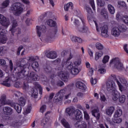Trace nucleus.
<instances>
[{"instance_id":"obj_10","label":"nucleus","mask_w":128,"mask_h":128,"mask_svg":"<svg viewBox=\"0 0 128 128\" xmlns=\"http://www.w3.org/2000/svg\"><path fill=\"white\" fill-rule=\"evenodd\" d=\"M56 96H58V98L56 99V102H62V98L65 96L66 100L68 99V95L66 96V90H61L58 92Z\"/></svg>"},{"instance_id":"obj_5","label":"nucleus","mask_w":128,"mask_h":128,"mask_svg":"<svg viewBox=\"0 0 128 128\" xmlns=\"http://www.w3.org/2000/svg\"><path fill=\"white\" fill-rule=\"evenodd\" d=\"M9 10L16 16H20L24 12V8L22 6V4L20 2H15L12 4Z\"/></svg>"},{"instance_id":"obj_37","label":"nucleus","mask_w":128,"mask_h":128,"mask_svg":"<svg viewBox=\"0 0 128 128\" xmlns=\"http://www.w3.org/2000/svg\"><path fill=\"white\" fill-rule=\"evenodd\" d=\"M44 70L46 72H52V67L48 65H46L44 66Z\"/></svg>"},{"instance_id":"obj_11","label":"nucleus","mask_w":128,"mask_h":128,"mask_svg":"<svg viewBox=\"0 0 128 128\" xmlns=\"http://www.w3.org/2000/svg\"><path fill=\"white\" fill-rule=\"evenodd\" d=\"M28 76L26 80L28 82H34V80H40V76L34 73V72H31Z\"/></svg>"},{"instance_id":"obj_60","label":"nucleus","mask_w":128,"mask_h":128,"mask_svg":"<svg viewBox=\"0 0 128 128\" xmlns=\"http://www.w3.org/2000/svg\"><path fill=\"white\" fill-rule=\"evenodd\" d=\"M94 74V69L92 68H90L89 69V72H88V76H92Z\"/></svg>"},{"instance_id":"obj_7","label":"nucleus","mask_w":128,"mask_h":128,"mask_svg":"<svg viewBox=\"0 0 128 128\" xmlns=\"http://www.w3.org/2000/svg\"><path fill=\"white\" fill-rule=\"evenodd\" d=\"M126 26L124 25L114 27L111 30V34L114 36H119L120 32H126Z\"/></svg>"},{"instance_id":"obj_61","label":"nucleus","mask_w":128,"mask_h":128,"mask_svg":"<svg viewBox=\"0 0 128 128\" xmlns=\"http://www.w3.org/2000/svg\"><path fill=\"white\" fill-rule=\"evenodd\" d=\"M32 110V106H29L27 107L26 110V114H30V111Z\"/></svg>"},{"instance_id":"obj_29","label":"nucleus","mask_w":128,"mask_h":128,"mask_svg":"<svg viewBox=\"0 0 128 128\" xmlns=\"http://www.w3.org/2000/svg\"><path fill=\"white\" fill-rule=\"evenodd\" d=\"M108 8L110 14H114L116 10H114V8L112 4H108Z\"/></svg>"},{"instance_id":"obj_23","label":"nucleus","mask_w":128,"mask_h":128,"mask_svg":"<svg viewBox=\"0 0 128 128\" xmlns=\"http://www.w3.org/2000/svg\"><path fill=\"white\" fill-rule=\"evenodd\" d=\"M118 80H120L122 84H124L125 86H126V88H128V81H126L124 77L118 76Z\"/></svg>"},{"instance_id":"obj_44","label":"nucleus","mask_w":128,"mask_h":128,"mask_svg":"<svg viewBox=\"0 0 128 128\" xmlns=\"http://www.w3.org/2000/svg\"><path fill=\"white\" fill-rule=\"evenodd\" d=\"M97 6H104L105 3L104 2L102 1V0H96Z\"/></svg>"},{"instance_id":"obj_47","label":"nucleus","mask_w":128,"mask_h":128,"mask_svg":"<svg viewBox=\"0 0 128 128\" xmlns=\"http://www.w3.org/2000/svg\"><path fill=\"white\" fill-rule=\"evenodd\" d=\"M6 48L1 46L0 47V56H4V54L6 52Z\"/></svg>"},{"instance_id":"obj_52","label":"nucleus","mask_w":128,"mask_h":128,"mask_svg":"<svg viewBox=\"0 0 128 128\" xmlns=\"http://www.w3.org/2000/svg\"><path fill=\"white\" fill-rule=\"evenodd\" d=\"M122 122V120L120 118H114V122L116 124H120Z\"/></svg>"},{"instance_id":"obj_32","label":"nucleus","mask_w":128,"mask_h":128,"mask_svg":"<svg viewBox=\"0 0 128 128\" xmlns=\"http://www.w3.org/2000/svg\"><path fill=\"white\" fill-rule=\"evenodd\" d=\"M122 114V111L120 109H118L114 113V118H116L119 116H120Z\"/></svg>"},{"instance_id":"obj_56","label":"nucleus","mask_w":128,"mask_h":128,"mask_svg":"<svg viewBox=\"0 0 128 128\" xmlns=\"http://www.w3.org/2000/svg\"><path fill=\"white\" fill-rule=\"evenodd\" d=\"M80 128H88L86 123L84 121L82 120Z\"/></svg>"},{"instance_id":"obj_59","label":"nucleus","mask_w":128,"mask_h":128,"mask_svg":"<svg viewBox=\"0 0 128 128\" xmlns=\"http://www.w3.org/2000/svg\"><path fill=\"white\" fill-rule=\"evenodd\" d=\"M46 110V106L45 105H43L40 108V112H42V114H44V112Z\"/></svg>"},{"instance_id":"obj_41","label":"nucleus","mask_w":128,"mask_h":128,"mask_svg":"<svg viewBox=\"0 0 128 128\" xmlns=\"http://www.w3.org/2000/svg\"><path fill=\"white\" fill-rule=\"evenodd\" d=\"M46 22L50 26H56V22L52 20H48Z\"/></svg>"},{"instance_id":"obj_18","label":"nucleus","mask_w":128,"mask_h":128,"mask_svg":"<svg viewBox=\"0 0 128 128\" xmlns=\"http://www.w3.org/2000/svg\"><path fill=\"white\" fill-rule=\"evenodd\" d=\"M76 86L78 88H80V90H86V84L82 83V82H76Z\"/></svg>"},{"instance_id":"obj_35","label":"nucleus","mask_w":128,"mask_h":128,"mask_svg":"<svg viewBox=\"0 0 128 128\" xmlns=\"http://www.w3.org/2000/svg\"><path fill=\"white\" fill-rule=\"evenodd\" d=\"M10 4V0H6L4 1L2 4V8H8Z\"/></svg>"},{"instance_id":"obj_21","label":"nucleus","mask_w":128,"mask_h":128,"mask_svg":"<svg viewBox=\"0 0 128 128\" xmlns=\"http://www.w3.org/2000/svg\"><path fill=\"white\" fill-rule=\"evenodd\" d=\"M46 56L48 58H56V52L54 51H51L47 54Z\"/></svg>"},{"instance_id":"obj_22","label":"nucleus","mask_w":128,"mask_h":128,"mask_svg":"<svg viewBox=\"0 0 128 128\" xmlns=\"http://www.w3.org/2000/svg\"><path fill=\"white\" fill-rule=\"evenodd\" d=\"M19 104H18L21 108L22 110V106H24L26 104V100L24 98V97H20L18 100Z\"/></svg>"},{"instance_id":"obj_19","label":"nucleus","mask_w":128,"mask_h":128,"mask_svg":"<svg viewBox=\"0 0 128 128\" xmlns=\"http://www.w3.org/2000/svg\"><path fill=\"white\" fill-rule=\"evenodd\" d=\"M75 118L76 120H82V113L78 109H76L74 112Z\"/></svg>"},{"instance_id":"obj_6","label":"nucleus","mask_w":128,"mask_h":128,"mask_svg":"<svg viewBox=\"0 0 128 128\" xmlns=\"http://www.w3.org/2000/svg\"><path fill=\"white\" fill-rule=\"evenodd\" d=\"M110 66L114 67V68H116L119 72H122L124 70V64L118 58H114L112 59L110 62Z\"/></svg>"},{"instance_id":"obj_62","label":"nucleus","mask_w":128,"mask_h":128,"mask_svg":"<svg viewBox=\"0 0 128 128\" xmlns=\"http://www.w3.org/2000/svg\"><path fill=\"white\" fill-rule=\"evenodd\" d=\"M76 96H78V98H84V94L82 92H79L77 93Z\"/></svg>"},{"instance_id":"obj_25","label":"nucleus","mask_w":128,"mask_h":128,"mask_svg":"<svg viewBox=\"0 0 128 128\" xmlns=\"http://www.w3.org/2000/svg\"><path fill=\"white\" fill-rule=\"evenodd\" d=\"M61 122L64 126L66 128H72V126L68 122L66 119H62Z\"/></svg>"},{"instance_id":"obj_40","label":"nucleus","mask_w":128,"mask_h":128,"mask_svg":"<svg viewBox=\"0 0 128 128\" xmlns=\"http://www.w3.org/2000/svg\"><path fill=\"white\" fill-rule=\"evenodd\" d=\"M38 90L33 89L32 90V97L34 98H38Z\"/></svg>"},{"instance_id":"obj_17","label":"nucleus","mask_w":128,"mask_h":128,"mask_svg":"<svg viewBox=\"0 0 128 128\" xmlns=\"http://www.w3.org/2000/svg\"><path fill=\"white\" fill-rule=\"evenodd\" d=\"M58 76L65 82H68V74L64 72H60L58 73Z\"/></svg>"},{"instance_id":"obj_63","label":"nucleus","mask_w":128,"mask_h":128,"mask_svg":"<svg viewBox=\"0 0 128 128\" xmlns=\"http://www.w3.org/2000/svg\"><path fill=\"white\" fill-rule=\"evenodd\" d=\"M90 82L92 84H96L97 82L96 78L94 79V78H92L90 80Z\"/></svg>"},{"instance_id":"obj_8","label":"nucleus","mask_w":128,"mask_h":128,"mask_svg":"<svg viewBox=\"0 0 128 128\" xmlns=\"http://www.w3.org/2000/svg\"><path fill=\"white\" fill-rule=\"evenodd\" d=\"M93 22L95 24L97 32H100L101 30V36L103 38H108V25H104L102 27H98V23L96 21L93 20Z\"/></svg>"},{"instance_id":"obj_38","label":"nucleus","mask_w":128,"mask_h":128,"mask_svg":"<svg viewBox=\"0 0 128 128\" xmlns=\"http://www.w3.org/2000/svg\"><path fill=\"white\" fill-rule=\"evenodd\" d=\"M96 46L97 50H104V46L98 42L96 43Z\"/></svg>"},{"instance_id":"obj_12","label":"nucleus","mask_w":128,"mask_h":128,"mask_svg":"<svg viewBox=\"0 0 128 128\" xmlns=\"http://www.w3.org/2000/svg\"><path fill=\"white\" fill-rule=\"evenodd\" d=\"M0 24L3 26L8 28V26L10 24V22L8 18H6V16H4L2 14H0Z\"/></svg>"},{"instance_id":"obj_28","label":"nucleus","mask_w":128,"mask_h":128,"mask_svg":"<svg viewBox=\"0 0 128 128\" xmlns=\"http://www.w3.org/2000/svg\"><path fill=\"white\" fill-rule=\"evenodd\" d=\"M12 126L14 128L20 126H22V122L18 120H16L12 122Z\"/></svg>"},{"instance_id":"obj_14","label":"nucleus","mask_w":128,"mask_h":128,"mask_svg":"<svg viewBox=\"0 0 128 128\" xmlns=\"http://www.w3.org/2000/svg\"><path fill=\"white\" fill-rule=\"evenodd\" d=\"M11 20H12V26L10 28V31L11 32L12 34H14V32H16V28L18 26V22L16 21V20L14 19V17L11 18Z\"/></svg>"},{"instance_id":"obj_20","label":"nucleus","mask_w":128,"mask_h":128,"mask_svg":"<svg viewBox=\"0 0 128 128\" xmlns=\"http://www.w3.org/2000/svg\"><path fill=\"white\" fill-rule=\"evenodd\" d=\"M98 108L94 109L92 112V115L96 118V120H100V114L98 112Z\"/></svg>"},{"instance_id":"obj_26","label":"nucleus","mask_w":128,"mask_h":128,"mask_svg":"<svg viewBox=\"0 0 128 128\" xmlns=\"http://www.w3.org/2000/svg\"><path fill=\"white\" fill-rule=\"evenodd\" d=\"M114 107L111 106L108 109L106 110V112L108 116H112L114 112Z\"/></svg>"},{"instance_id":"obj_33","label":"nucleus","mask_w":128,"mask_h":128,"mask_svg":"<svg viewBox=\"0 0 128 128\" xmlns=\"http://www.w3.org/2000/svg\"><path fill=\"white\" fill-rule=\"evenodd\" d=\"M118 76H116L114 74H112L109 77L108 80H115L118 84V82H120L118 81Z\"/></svg>"},{"instance_id":"obj_13","label":"nucleus","mask_w":128,"mask_h":128,"mask_svg":"<svg viewBox=\"0 0 128 128\" xmlns=\"http://www.w3.org/2000/svg\"><path fill=\"white\" fill-rule=\"evenodd\" d=\"M36 32L37 36L38 38H40V36L42 34H44L46 32V26L44 25H42L40 26H36Z\"/></svg>"},{"instance_id":"obj_4","label":"nucleus","mask_w":128,"mask_h":128,"mask_svg":"<svg viewBox=\"0 0 128 128\" xmlns=\"http://www.w3.org/2000/svg\"><path fill=\"white\" fill-rule=\"evenodd\" d=\"M26 64V63L24 62V60H22L21 62H17V67L16 68V70H18L17 74V76L19 78H22L24 76H26L28 74V71L24 70V66Z\"/></svg>"},{"instance_id":"obj_34","label":"nucleus","mask_w":128,"mask_h":128,"mask_svg":"<svg viewBox=\"0 0 128 128\" xmlns=\"http://www.w3.org/2000/svg\"><path fill=\"white\" fill-rule=\"evenodd\" d=\"M117 84L118 86L119 90L120 92H124V90H128V87L122 86L120 82H118Z\"/></svg>"},{"instance_id":"obj_55","label":"nucleus","mask_w":128,"mask_h":128,"mask_svg":"<svg viewBox=\"0 0 128 128\" xmlns=\"http://www.w3.org/2000/svg\"><path fill=\"white\" fill-rule=\"evenodd\" d=\"M82 120H79L75 124V126L76 128H80Z\"/></svg>"},{"instance_id":"obj_31","label":"nucleus","mask_w":128,"mask_h":128,"mask_svg":"<svg viewBox=\"0 0 128 128\" xmlns=\"http://www.w3.org/2000/svg\"><path fill=\"white\" fill-rule=\"evenodd\" d=\"M66 112L68 114V116H72V114H74V109L68 108H66Z\"/></svg>"},{"instance_id":"obj_36","label":"nucleus","mask_w":128,"mask_h":128,"mask_svg":"<svg viewBox=\"0 0 128 128\" xmlns=\"http://www.w3.org/2000/svg\"><path fill=\"white\" fill-rule=\"evenodd\" d=\"M104 54V52H96L95 60H98L100 58H102V56Z\"/></svg>"},{"instance_id":"obj_46","label":"nucleus","mask_w":128,"mask_h":128,"mask_svg":"<svg viewBox=\"0 0 128 128\" xmlns=\"http://www.w3.org/2000/svg\"><path fill=\"white\" fill-rule=\"evenodd\" d=\"M116 18L118 22H120V20H124V16H122L119 13L116 14Z\"/></svg>"},{"instance_id":"obj_58","label":"nucleus","mask_w":128,"mask_h":128,"mask_svg":"<svg viewBox=\"0 0 128 128\" xmlns=\"http://www.w3.org/2000/svg\"><path fill=\"white\" fill-rule=\"evenodd\" d=\"M122 22H124V24H128V16H124Z\"/></svg>"},{"instance_id":"obj_50","label":"nucleus","mask_w":128,"mask_h":128,"mask_svg":"<svg viewBox=\"0 0 128 128\" xmlns=\"http://www.w3.org/2000/svg\"><path fill=\"white\" fill-rule=\"evenodd\" d=\"M90 4L94 10H96V6L94 5V0H90Z\"/></svg>"},{"instance_id":"obj_16","label":"nucleus","mask_w":128,"mask_h":128,"mask_svg":"<svg viewBox=\"0 0 128 128\" xmlns=\"http://www.w3.org/2000/svg\"><path fill=\"white\" fill-rule=\"evenodd\" d=\"M3 112L5 114L10 116L11 114H12L14 110L10 106H5L3 108Z\"/></svg>"},{"instance_id":"obj_24","label":"nucleus","mask_w":128,"mask_h":128,"mask_svg":"<svg viewBox=\"0 0 128 128\" xmlns=\"http://www.w3.org/2000/svg\"><path fill=\"white\" fill-rule=\"evenodd\" d=\"M108 10L106 8L101 10L100 14L104 18H108Z\"/></svg>"},{"instance_id":"obj_3","label":"nucleus","mask_w":128,"mask_h":128,"mask_svg":"<svg viewBox=\"0 0 128 128\" xmlns=\"http://www.w3.org/2000/svg\"><path fill=\"white\" fill-rule=\"evenodd\" d=\"M0 104L2 106L9 104L10 106L14 108L18 114H20L22 112V108H20V106L16 103L12 102L10 100H6V94H3L0 96Z\"/></svg>"},{"instance_id":"obj_54","label":"nucleus","mask_w":128,"mask_h":128,"mask_svg":"<svg viewBox=\"0 0 128 128\" xmlns=\"http://www.w3.org/2000/svg\"><path fill=\"white\" fill-rule=\"evenodd\" d=\"M84 118L86 120H90V116H88V112L84 111Z\"/></svg>"},{"instance_id":"obj_2","label":"nucleus","mask_w":128,"mask_h":128,"mask_svg":"<svg viewBox=\"0 0 128 128\" xmlns=\"http://www.w3.org/2000/svg\"><path fill=\"white\" fill-rule=\"evenodd\" d=\"M78 19H75L74 24H75L76 28L80 32L86 33L88 32V28L86 25L84 20L80 17V14H77Z\"/></svg>"},{"instance_id":"obj_57","label":"nucleus","mask_w":128,"mask_h":128,"mask_svg":"<svg viewBox=\"0 0 128 128\" xmlns=\"http://www.w3.org/2000/svg\"><path fill=\"white\" fill-rule=\"evenodd\" d=\"M118 4L122 8H124V6H126V2H124V1H118Z\"/></svg>"},{"instance_id":"obj_39","label":"nucleus","mask_w":128,"mask_h":128,"mask_svg":"<svg viewBox=\"0 0 128 128\" xmlns=\"http://www.w3.org/2000/svg\"><path fill=\"white\" fill-rule=\"evenodd\" d=\"M71 7V8H72V7L74 6V4L72 3V2H70L69 3L67 4L66 5H64V10L68 12V8L70 7Z\"/></svg>"},{"instance_id":"obj_64","label":"nucleus","mask_w":128,"mask_h":128,"mask_svg":"<svg viewBox=\"0 0 128 128\" xmlns=\"http://www.w3.org/2000/svg\"><path fill=\"white\" fill-rule=\"evenodd\" d=\"M100 94L101 100H102L103 102L106 101V96H104V95L102 94V93H100Z\"/></svg>"},{"instance_id":"obj_48","label":"nucleus","mask_w":128,"mask_h":128,"mask_svg":"<svg viewBox=\"0 0 128 128\" xmlns=\"http://www.w3.org/2000/svg\"><path fill=\"white\" fill-rule=\"evenodd\" d=\"M108 60H110V56H106L103 58L102 62H103V64H106V62H108Z\"/></svg>"},{"instance_id":"obj_49","label":"nucleus","mask_w":128,"mask_h":128,"mask_svg":"<svg viewBox=\"0 0 128 128\" xmlns=\"http://www.w3.org/2000/svg\"><path fill=\"white\" fill-rule=\"evenodd\" d=\"M32 68L33 70H34V68H38V63L37 62H34L32 64Z\"/></svg>"},{"instance_id":"obj_42","label":"nucleus","mask_w":128,"mask_h":128,"mask_svg":"<svg viewBox=\"0 0 128 128\" xmlns=\"http://www.w3.org/2000/svg\"><path fill=\"white\" fill-rule=\"evenodd\" d=\"M6 37L4 35L0 36V43L6 44Z\"/></svg>"},{"instance_id":"obj_53","label":"nucleus","mask_w":128,"mask_h":128,"mask_svg":"<svg viewBox=\"0 0 128 128\" xmlns=\"http://www.w3.org/2000/svg\"><path fill=\"white\" fill-rule=\"evenodd\" d=\"M6 34V30L2 28V27L0 26V36H4Z\"/></svg>"},{"instance_id":"obj_27","label":"nucleus","mask_w":128,"mask_h":128,"mask_svg":"<svg viewBox=\"0 0 128 128\" xmlns=\"http://www.w3.org/2000/svg\"><path fill=\"white\" fill-rule=\"evenodd\" d=\"M10 79L9 78L6 77L5 79V80L2 82V84L4 86H8V88H10Z\"/></svg>"},{"instance_id":"obj_30","label":"nucleus","mask_w":128,"mask_h":128,"mask_svg":"<svg viewBox=\"0 0 128 128\" xmlns=\"http://www.w3.org/2000/svg\"><path fill=\"white\" fill-rule=\"evenodd\" d=\"M104 68V64H100V69L98 70V72L102 74H106V70Z\"/></svg>"},{"instance_id":"obj_15","label":"nucleus","mask_w":128,"mask_h":128,"mask_svg":"<svg viewBox=\"0 0 128 128\" xmlns=\"http://www.w3.org/2000/svg\"><path fill=\"white\" fill-rule=\"evenodd\" d=\"M58 32V28H54L52 31L48 33L47 39L48 40H52L53 38H54V36Z\"/></svg>"},{"instance_id":"obj_51","label":"nucleus","mask_w":128,"mask_h":128,"mask_svg":"<svg viewBox=\"0 0 128 128\" xmlns=\"http://www.w3.org/2000/svg\"><path fill=\"white\" fill-rule=\"evenodd\" d=\"M38 58V56H31L28 57V60H30V62H34L36 60H37Z\"/></svg>"},{"instance_id":"obj_1","label":"nucleus","mask_w":128,"mask_h":128,"mask_svg":"<svg viewBox=\"0 0 128 128\" xmlns=\"http://www.w3.org/2000/svg\"><path fill=\"white\" fill-rule=\"evenodd\" d=\"M69 58L68 60H64L62 62V66H66L68 70H70V73L73 76H76L80 72V70H78V66H80L82 64L80 60H78L74 62V65L71 62H68L72 58V53L69 54Z\"/></svg>"},{"instance_id":"obj_43","label":"nucleus","mask_w":128,"mask_h":128,"mask_svg":"<svg viewBox=\"0 0 128 128\" xmlns=\"http://www.w3.org/2000/svg\"><path fill=\"white\" fill-rule=\"evenodd\" d=\"M35 86L39 89L40 94H42V86L38 83H36Z\"/></svg>"},{"instance_id":"obj_9","label":"nucleus","mask_w":128,"mask_h":128,"mask_svg":"<svg viewBox=\"0 0 128 128\" xmlns=\"http://www.w3.org/2000/svg\"><path fill=\"white\" fill-rule=\"evenodd\" d=\"M107 90L110 92H114L116 90V83L112 80H108L106 84Z\"/></svg>"},{"instance_id":"obj_45","label":"nucleus","mask_w":128,"mask_h":128,"mask_svg":"<svg viewBox=\"0 0 128 128\" xmlns=\"http://www.w3.org/2000/svg\"><path fill=\"white\" fill-rule=\"evenodd\" d=\"M119 102L120 104H124L126 102V96L122 95L119 97Z\"/></svg>"}]
</instances>
